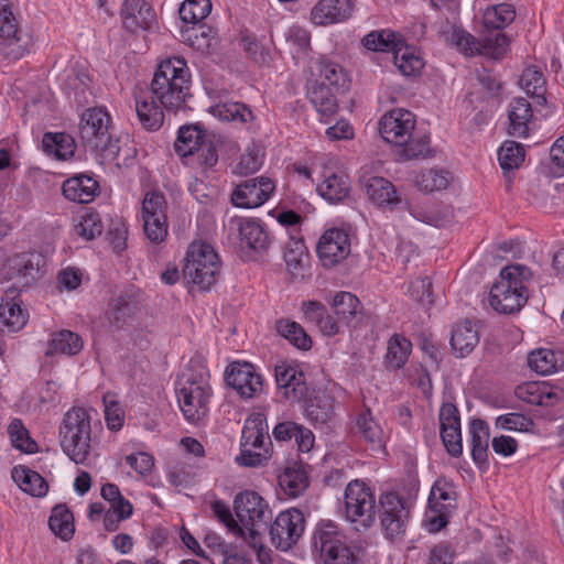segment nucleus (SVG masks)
Segmentation results:
<instances>
[{
  "instance_id": "obj_9",
  "label": "nucleus",
  "mask_w": 564,
  "mask_h": 564,
  "mask_svg": "<svg viewBox=\"0 0 564 564\" xmlns=\"http://www.w3.org/2000/svg\"><path fill=\"white\" fill-rule=\"evenodd\" d=\"M143 230L153 243H161L167 237L166 200L160 192H149L142 202Z\"/></svg>"
},
{
  "instance_id": "obj_11",
  "label": "nucleus",
  "mask_w": 564,
  "mask_h": 564,
  "mask_svg": "<svg viewBox=\"0 0 564 564\" xmlns=\"http://www.w3.org/2000/svg\"><path fill=\"white\" fill-rule=\"evenodd\" d=\"M378 513L382 529L389 539L404 533L409 518L405 500L397 492H383L379 497Z\"/></svg>"
},
{
  "instance_id": "obj_63",
  "label": "nucleus",
  "mask_w": 564,
  "mask_h": 564,
  "mask_svg": "<svg viewBox=\"0 0 564 564\" xmlns=\"http://www.w3.org/2000/svg\"><path fill=\"white\" fill-rule=\"evenodd\" d=\"M533 425V420L521 413H508L496 419V426L502 430L528 432Z\"/></svg>"
},
{
  "instance_id": "obj_43",
  "label": "nucleus",
  "mask_w": 564,
  "mask_h": 564,
  "mask_svg": "<svg viewBox=\"0 0 564 564\" xmlns=\"http://www.w3.org/2000/svg\"><path fill=\"white\" fill-rule=\"evenodd\" d=\"M393 62L400 73L406 77L417 76L424 67V61L413 47L398 46L393 52Z\"/></svg>"
},
{
  "instance_id": "obj_30",
  "label": "nucleus",
  "mask_w": 564,
  "mask_h": 564,
  "mask_svg": "<svg viewBox=\"0 0 564 564\" xmlns=\"http://www.w3.org/2000/svg\"><path fill=\"white\" fill-rule=\"evenodd\" d=\"M471 444V458L474 463L484 468L488 466L489 426L481 419H473L469 422Z\"/></svg>"
},
{
  "instance_id": "obj_41",
  "label": "nucleus",
  "mask_w": 564,
  "mask_h": 564,
  "mask_svg": "<svg viewBox=\"0 0 564 564\" xmlns=\"http://www.w3.org/2000/svg\"><path fill=\"white\" fill-rule=\"evenodd\" d=\"M240 43L247 58L253 64L269 66L273 61L270 47L254 34L243 33Z\"/></svg>"
},
{
  "instance_id": "obj_21",
  "label": "nucleus",
  "mask_w": 564,
  "mask_h": 564,
  "mask_svg": "<svg viewBox=\"0 0 564 564\" xmlns=\"http://www.w3.org/2000/svg\"><path fill=\"white\" fill-rule=\"evenodd\" d=\"M351 0H319L311 11V20L316 25L343 22L350 18Z\"/></svg>"
},
{
  "instance_id": "obj_6",
  "label": "nucleus",
  "mask_w": 564,
  "mask_h": 564,
  "mask_svg": "<svg viewBox=\"0 0 564 564\" xmlns=\"http://www.w3.org/2000/svg\"><path fill=\"white\" fill-rule=\"evenodd\" d=\"M346 519L355 523L356 531L370 528L376 519V498L361 480L350 481L345 489Z\"/></svg>"
},
{
  "instance_id": "obj_28",
  "label": "nucleus",
  "mask_w": 564,
  "mask_h": 564,
  "mask_svg": "<svg viewBox=\"0 0 564 564\" xmlns=\"http://www.w3.org/2000/svg\"><path fill=\"white\" fill-rule=\"evenodd\" d=\"M533 118L531 104L527 98H516L510 102L508 133L516 138L529 135V123Z\"/></svg>"
},
{
  "instance_id": "obj_60",
  "label": "nucleus",
  "mask_w": 564,
  "mask_h": 564,
  "mask_svg": "<svg viewBox=\"0 0 564 564\" xmlns=\"http://www.w3.org/2000/svg\"><path fill=\"white\" fill-rule=\"evenodd\" d=\"M415 184L421 191L432 193L447 187V173L440 170H425L415 176Z\"/></svg>"
},
{
  "instance_id": "obj_51",
  "label": "nucleus",
  "mask_w": 564,
  "mask_h": 564,
  "mask_svg": "<svg viewBox=\"0 0 564 564\" xmlns=\"http://www.w3.org/2000/svg\"><path fill=\"white\" fill-rule=\"evenodd\" d=\"M516 17V11L510 3H500L487 9L484 14V25L487 30L501 31L508 26Z\"/></svg>"
},
{
  "instance_id": "obj_12",
  "label": "nucleus",
  "mask_w": 564,
  "mask_h": 564,
  "mask_svg": "<svg viewBox=\"0 0 564 564\" xmlns=\"http://www.w3.org/2000/svg\"><path fill=\"white\" fill-rule=\"evenodd\" d=\"M274 182L267 176H258L240 182L231 193V202L240 208L262 206L273 194Z\"/></svg>"
},
{
  "instance_id": "obj_57",
  "label": "nucleus",
  "mask_w": 564,
  "mask_h": 564,
  "mask_svg": "<svg viewBox=\"0 0 564 564\" xmlns=\"http://www.w3.org/2000/svg\"><path fill=\"white\" fill-rule=\"evenodd\" d=\"M8 433L15 448L28 454H33L37 451L36 442L30 437L29 431L24 427L21 420H12L9 424Z\"/></svg>"
},
{
  "instance_id": "obj_5",
  "label": "nucleus",
  "mask_w": 564,
  "mask_h": 564,
  "mask_svg": "<svg viewBox=\"0 0 564 564\" xmlns=\"http://www.w3.org/2000/svg\"><path fill=\"white\" fill-rule=\"evenodd\" d=\"M184 261V279L199 291H208L217 282L220 259L210 245L203 241L191 243Z\"/></svg>"
},
{
  "instance_id": "obj_19",
  "label": "nucleus",
  "mask_w": 564,
  "mask_h": 564,
  "mask_svg": "<svg viewBox=\"0 0 564 564\" xmlns=\"http://www.w3.org/2000/svg\"><path fill=\"white\" fill-rule=\"evenodd\" d=\"M275 381L279 389H283V395L291 402H299L307 394L305 376L297 366L286 364L276 365Z\"/></svg>"
},
{
  "instance_id": "obj_59",
  "label": "nucleus",
  "mask_w": 564,
  "mask_h": 564,
  "mask_svg": "<svg viewBox=\"0 0 564 564\" xmlns=\"http://www.w3.org/2000/svg\"><path fill=\"white\" fill-rule=\"evenodd\" d=\"M209 29L204 23L186 24L181 29V40L195 50H204L209 46Z\"/></svg>"
},
{
  "instance_id": "obj_36",
  "label": "nucleus",
  "mask_w": 564,
  "mask_h": 564,
  "mask_svg": "<svg viewBox=\"0 0 564 564\" xmlns=\"http://www.w3.org/2000/svg\"><path fill=\"white\" fill-rule=\"evenodd\" d=\"M12 479L21 490L33 497H43L48 490V484L45 478L25 466L19 465L13 467Z\"/></svg>"
},
{
  "instance_id": "obj_38",
  "label": "nucleus",
  "mask_w": 564,
  "mask_h": 564,
  "mask_svg": "<svg viewBox=\"0 0 564 564\" xmlns=\"http://www.w3.org/2000/svg\"><path fill=\"white\" fill-rule=\"evenodd\" d=\"M516 395L532 405L552 406L558 400V394L545 386L528 382L516 388Z\"/></svg>"
},
{
  "instance_id": "obj_47",
  "label": "nucleus",
  "mask_w": 564,
  "mask_h": 564,
  "mask_svg": "<svg viewBox=\"0 0 564 564\" xmlns=\"http://www.w3.org/2000/svg\"><path fill=\"white\" fill-rule=\"evenodd\" d=\"M457 494L453 484L438 478L432 486L429 496V508L444 507L445 510L453 511L456 508Z\"/></svg>"
},
{
  "instance_id": "obj_61",
  "label": "nucleus",
  "mask_w": 564,
  "mask_h": 564,
  "mask_svg": "<svg viewBox=\"0 0 564 564\" xmlns=\"http://www.w3.org/2000/svg\"><path fill=\"white\" fill-rule=\"evenodd\" d=\"M510 45L509 37L501 31H494L482 40V54L494 59H501L508 52Z\"/></svg>"
},
{
  "instance_id": "obj_7",
  "label": "nucleus",
  "mask_w": 564,
  "mask_h": 564,
  "mask_svg": "<svg viewBox=\"0 0 564 564\" xmlns=\"http://www.w3.org/2000/svg\"><path fill=\"white\" fill-rule=\"evenodd\" d=\"M212 389L206 380L200 376L188 378L183 387L177 391V400L186 421L198 423L209 412V399Z\"/></svg>"
},
{
  "instance_id": "obj_33",
  "label": "nucleus",
  "mask_w": 564,
  "mask_h": 564,
  "mask_svg": "<svg viewBox=\"0 0 564 564\" xmlns=\"http://www.w3.org/2000/svg\"><path fill=\"white\" fill-rule=\"evenodd\" d=\"M278 482L281 489L292 498L300 497L310 485L304 466L296 462L284 468L278 477Z\"/></svg>"
},
{
  "instance_id": "obj_27",
  "label": "nucleus",
  "mask_w": 564,
  "mask_h": 564,
  "mask_svg": "<svg viewBox=\"0 0 564 564\" xmlns=\"http://www.w3.org/2000/svg\"><path fill=\"white\" fill-rule=\"evenodd\" d=\"M307 96L314 108L321 116V120L327 119L338 111V102L335 94L325 82L315 80L308 88Z\"/></svg>"
},
{
  "instance_id": "obj_39",
  "label": "nucleus",
  "mask_w": 564,
  "mask_h": 564,
  "mask_svg": "<svg viewBox=\"0 0 564 564\" xmlns=\"http://www.w3.org/2000/svg\"><path fill=\"white\" fill-rule=\"evenodd\" d=\"M275 329L292 346L307 351L312 348L313 340L305 329L296 322L281 318L275 323Z\"/></svg>"
},
{
  "instance_id": "obj_10",
  "label": "nucleus",
  "mask_w": 564,
  "mask_h": 564,
  "mask_svg": "<svg viewBox=\"0 0 564 564\" xmlns=\"http://www.w3.org/2000/svg\"><path fill=\"white\" fill-rule=\"evenodd\" d=\"M305 529V517L296 508H291L278 514L270 525V538L272 544L281 550L288 551L302 536Z\"/></svg>"
},
{
  "instance_id": "obj_32",
  "label": "nucleus",
  "mask_w": 564,
  "mask_h": 564,
  "mask_svg": "<svg viewBox=\"0 0 564 564\" xmlns=\"http://www.w3.org/2000/svg\"><path fill=\"white\" fill-rule=\"evenodd\" d=\"M412 352V343L401 334H393L387 343L383 366L387 370L397 371L404 367Z\"/></svg>"
},
{
  "instance_id": "obj_25",
  "label": "nucleus",
  "mask_w": 564,
  "mask_h": 564,
  "mask_svg": "<svg viewBox=\"0 0 564 564\" xmlns=\"http://www.w3.org/2000/svg\"><path fill=\"white\" fill-rule=\"evenodd\" d=\"M62 192L68 200L88 204L98 195L99 184L94 177L79 174L64 181Z\"/></svg>"
},
{
  "instance_id": "obj_31",
  "label": "nucleus",
  "mask_w": 564,
  "mask_h": 564,
  "mask_svg": "<svg viewBox=\"0 0 564 564\" xmlns=\"http://www.w3.org/2000/svg\"><path fill=\"white\" fill-rule=\"evenodd\" d=\"M352 432L360 435L373 451H379L383 446V431L376 422L370 409H362L355 419Z\"/></svg>"
},
{
  "instance_id": "obj_42",
  "label": "nucleus",
  "mask_w": 564,
  "mask_h": 564,
  "mask_svg": "<svg viewBox=\"0 0 564 564\" xmlns=\"http://www.w3.org/2000/svg\"><path fill=\"white\" fill-rule=\"evenodd\" d=\"M349 181L344 175L330 173L325 175L322 184L317 186L318 194L329 203H338L349 194Z\"/></svg>"
},
{
  "instance_id": "obj_48",
  "label": "nucleus",
  "mask_w": 564,
  "mask_h": 564,
  "mask_svg": "<svg viewBox=\"0 0 564 564\" xmlns=\"http://www.w3.org/2000/svg\"><path fill=\"white\" fill-rule=\"evenodd\" d=\"M318 75L327 86H333L337 90L343 91L349 86V78L346 70L339 64L332 62L327 57H321L317 62Z\"/></svg>"
},
{
  "instance_id": "obj_24",
  "label": "nucleus",
  "mask_w": 564,
  "mask_h": 564,
  "mask_svg": "<svg viewBox=\"0 0 564 564\" xmlns=\"http://www.w3.org/2000/svg\"><path fill=\"white\" fill-rule=\"evenodd\" d=\"M366 194L375 205L392 210L402 203L394 185L384 177H370L365 184Z\"/></svg>"
},
{
  "instance_id": "obj_45",
  "label": "nucleus",
  "mask_w": 564,
  "mask_h": 564,
  "mask_svg": "<svg viewBox=\"0 0 564 564\" xmlns=\"http://www.w3.org/2000/svg\"><path fill=\"white\" fill-rule=\"evenodd\" d=\"M51 531L64 541L69 540L74 534V517L66 505H57L52 509L48 518Z\"/></svg>"
},
{
  "instance_id": "obj_37",
  "label": "nucleus",
  "mask_w": 564,
  "mask_h": 564,
  "mask_svg": "<svg viewBox=\"0 0 564 564\" xmlns=\"http://www.w3.org/2000/svg\"><path fill=\"white\" fill-rule=\"evenodd\" d=\"M206 140L205 130L199 124L183 126L178 129L174 150L180 156L194 155L195 150Z\"/></svg>"
},
{
  "instance_id": "obj_55",
  "label": "nucleus",
  "mask_w": 564,
  "mask_h": 564,
  "mask_svg": "<svg viewBox=\"0 0 564 564\" xmlns=\"http://www.w3.org/2000/svg\"><path fill=\"white\" fill-rule=\"evenodd\" d=\"M210 11V0H185L178 9V14L183 23L195 25L203 22Z\"/></svg>"
},
{
  "instance_id": "obj_14",
  "label": "nucleus",
  "mask_w": 564,
  "mask_h": 564,
  "mask_svg": "<svg viewBox=\"0 0 564 564\" xmlns=\"http://www.w3.org/2000/svg\"><path fill=\"white\" fill-rule=\"evenodd\" d=\"M440 434L442 443L452 457L463 454L460 415L457 406L452 402L442 404L438 413Z\"/></svg>"
},
{
  "instance_id": "obj_16",
  "label": "nucleus",
  "mask_w": 564,
  "mask_h": 564,
  "mask_svg": "<svg viewBox=\"0 0 564 564\" xmlns=\"http://www.w3.org/2000/svg\"><path fill=\"white\" fill-rule=\"evenodd\" d=\"M416 124L413 112L404 108H394L386 112L379 120V133L381 138L392 145L405 142L404 138Z\"/></svg>"
},
{
  "instance_id": "obj_3",
  "label": "nucleus",
  "mask_w": 564,
  "mask_h": 564,
  "mask_svg": "<svg viewBox=\"0 0 564 564\" xmlns=\"http://www.w3.org/2000/svg\"><path fill=\"white\" fill-rule=\"evenodd\" d=\"M112 120L109 112L101 107L86 109L80 117L79 138L83 145L105 158L119 154V140L112 133Z\"/></svg>"
},
{
  "instance_id": "obj_1",
  "label": "nucleus",
  "mask_w": 564,
  "mask_h": 564,
  "mask_svg": "<svg viewBox=\"0 0 564 564\" xmlns=\"http://www.w3.org/2000/svg\"><path fill=\"white\" fill-rule=\"evenodd\" d=\"M192 75L183 57H169L161 61L153 74L150 93L166 111L176 113L187 109L191 94Z\"/></svg>"
},
{
  "instance_id": "obj_22",
  "label": "nucleus",
  "mask_w": 564,
  "mask_h": 564,
  "mask_svg": "<svg viewBox=\"0 0 564 564\" xmlns=\"http://www.w3.org/2000/svg\"><path fill=\"white\" fill-rule=\"evenodd\" d=\"M404 139L405 142L393 145L401 159L405 161L423 160L433 155L431 138L424 129L417 128L415 124L414 129L408 132Z\"/></svg>"
},
{
  "instance_id": "obj_8",
  "label": "nucleus",
  "mask_w": 564,
  "mask_h": 564,
  "mask_svg": "<svg viewBox=\"0 0 564 564\" xmlns=\"http://www.w3.org/2000/svg\"><path fill=\"white\" fill-rule=\"evenodd\" d=\"M234 510L239 522L251 534L265 529L272 518L267 501L256 491L246 490L238 494L234 500Z\"/></svg>"
},
{
  "instance_id": "obj_54",
  "label": "nucleus",
  "mask_w": 564,
  "mask_h": 564,
  "mask_svg": "<svg viewBox=\"0 0 564 564\" xmlns=\"http://www.w3.org/2000/svg\"><path fill=\"white\" fill-rule=\"evenodd\" d=\"M213 113L224 121L247 123L253 119L251 109L242 102H223L213 108Z\"/></svg>"
},
{
  "instance_id": "obj_29",
  "label": "nucleus",
  "mask_w": 564,
  "mask_h": 564,
  "mask_svg": "<svg viewBox=\"0 0 564 564\" xmlns=\"http://www.w3.org/2000/svg\"><path fill=\"white\" fill-rule=\"evenodd\" d=\"M42 150L57 161H66L74 156L76 142L66 132H45L42 137Z\"/></svg>"
},
{
  "instance_id": "obj_2",
  "label": "nucleus",
  "mask_w": 564,
  "mask_h": 564,
  "mask_svg": "<svg viewBox=\"0 0 564 564\" xmlns=\"http://www.w3.org/2000/svg\"><path fill=\"white\" fill-rule=\"evenodd\" d=\"M371 545L367 542L346 544L345 536L332 521L319 522L312 536L313 554L324 564L337 561V564H365L372 557Z\"/></svg>"
},
{
  "instance_id": "obj_46",
  "label": "nucleus",
  "mask_w": 564,
  "mask_h": 564,
  "mask_svg": "<svg viewBox=\"0 0 564 564\" xmlns=\"http://www.w3.org/2000/svg\"><path fill=\"white\" fill-rule=\"evenodd\" d=\"M40 257L32 253H20L10 260L9 270L11 278L25 279L24 285L36 279L40 268Z\"/></svg>"
},
{
  "instance_id": "obj_15",
  "label": "nucleus",
  "mask_w": 564,
  "mask_h": 564,
  "mask_svg": "<svg viewBox=\"0 0 564 564\" xmlns=\"http://www.w3.org/2000/svg\"><path fill=\"white\" fill-rule=\"evenodd\" d=\"M225 381L243 399H251L262 390V378L250 362H232L225 371Z\"/></svg>"
},
{
  "instance_id": "obj_53",
  "label": "nucleus",
  "mask_w": 564,
  "mask_h": 564,
  "mask_svg": "<svg viewBox=\"0 0 564 564\" xmlns=\"http://www.w3.org/2000/svg\"><path fill=\"white\" fill-rule=\"evenodd\" d=\"M29 313L15 302L0 304V321L10 332L21 330L28 322Z\"/></svg>"
},
{
  "instance_id": "obj_13",
  "label": "nucleus",
  "mask_w": 564,
  "mask_h": 564,
  "mask_svg": "<svg viewBox=\"0 0 564 564\" xmlns=\"http://www.w3.org/2000/svg\"><path fill=\"white\" fill-rule=\"evenodd\" d=\"M316 252L323 267L333 268L349 256V235L338 228L326 230L318 240Z\"/></svg>"
},
{
  "instance_id": "obj_50",
  "label": "nucleus",
  "mask_w": 564,
  "mask_h": 564,
  "mask_svg": "<svg viewBox=\"0 0 564 564\" xmlns=\"http://www.w3.org/2000/svg\"><path fill=\"white\" fill-rule=\"evenodd\" d=\"M361 44L365 48L372 52H394L399 45H401V41L397 40L395 34L389 30H376L366 34Z\"/></svg>"
},
{
  "instance_id": "obj_40",
  "label": "nucleus",
  "mask_w": 564,
  "mask_h": 564,
  "mask_svg": "<svg viewBox=\"0 0 564 564\" xmlns=\"http://www.w3.org/2000/svg\"><path fill=\"white\" fill-rule=\"evenodd\" d=\"M83 348V340L79 335L70 330L64 329L54 333L48 341V348L45 351L46 356L55 354L76 355Z\"/></svg>"
},
{
  "instance_id": "obj_64",
  "label": "nucleus",
  "mask_w": 564,
  "mask_h": 564,
  "mask_svg": "<svg viewBox=\"0 0 564 564\" xmlns=\"http://www.w3.org/2000/svg\"><path fill=\"white\" fill-rule=\"evenodd\" d=\"M528 300V289L524 288L519 292H511L508 296L500 297L494 305H490L496 312L502 314H512L518 312Z\"/></svg>"
},
{
  "instance_id": "obj_18",
  "label": "nucleus",
  "mask_w": 564,
  "mask_h": 564,
  "mask_svg": "<svg viewBox=\"0 0 564 564\" xmlns=\"http://www.w3.org/2000/svg\"><path fill=\"white\" fill-rule=\"evenodd\" d=\"M120 17L123 28L131 33L151 30L155 23V12L144 0H124Z\"/></svg>"
},
{
  "instance_id": "obj_26",
  "label": "nucleus",
  "mask_w": 564,
  "mask_h": 564,
  "mask_svg": "<svg viewBox=\"0 0 564 564\" xmlns=\"http://www.w3.org/2000/svg\"><path fill=\"white\" fill-rule=\"evenodd\" d=\"M304 319L313 323L325 336L333 337L340 333L341 321L332 316L327 308L318 301H306L302 305Z\"/></svg>"
},
{
  "instance_id": "obj_17",
  "label": "nucleus",
  "mask_w": 564,
  "mask_h": 564,
  "mask_svg": "<svg viewBox=\"0 0 564 564\" xmlns=\"http://www.w3.org/2000/svg\"><path fill=\"white\" fill-rule=\"evenodd\" d=\"M141 291L130 286L122 291L109 304L107 318L115 329H122L139 310Z\"/></svg>"
},
{
  "instance_id": "obj_44",
  "label": "nucleus",
  "mask_w": 564,
  "mask_h": 564,
  "mask_svg": "<svg viewBox=\"0 0 564 564\" xmlns=\"http://www.w3.org/2000/svg\"><path fill=\"white\" fill-rule=\"evenodd\" d=\"M361 307L359 299L350 292L341 291L334 296V314L346 326H349L357 314L361 312Z\"/></svg>"
},
{
  "instance_id": "obj_34",
  "label": "nucleus",
  "mask_w": 564,
  "mask_h": 564,
  "mask_svg": "<svg viewBox=\"0 0 564 564\" xmlns=\"http://www.w3.org/2000/svg\"><path fill=\"white\" fill-rule=\"evenodd\" d=\"M479 343L478 330L470 321L465 319L456 324L452 330L451 346L457 357L470 354Z\"/></svg>"
},
{
  "instance_id": "obj_35",
  "label": "nucleus",
  "mask_w": 564,
  "mask_h": 564,
  "mask_svg": "<svg viewBox=\"0 0 564 564\" xmlns=\"http://www.w3.org/2000/svg\"><path fill=\"white\" fill-rule=\"evenodd\" d=\"M135 111L140 124L148 131L159 130L164 122V107L153 97L135 98Z\"/></svg>"
},
{
  "instance_id": "obj_52",
  "label": "nucleus",
  "mask_w": 564,
  "mask_h": 564,
  "mask_svg": "<svg viewBox=\"0 0 564 564\" xmlns=\"http://www.w3.org/2000/svg\"><path fill=\"white\" fill-rule=\"evenodd\" d=\"M524 156L523 145L512 140L505 141L498 151V161L505 173L519 169Z\"/></svg>"
},
{
  "instance_id": "obj_49",
  "label": "nucleus",
  "mask_w": 564,
  "mask_h": 564,
  "mask_svg": "<svg viewBox=\"0 0 564 564\" xmlns=\"http://www.w3.org/2000/svg\"><path fill=\"white\" fill-rule=\"evenodd\" d=\"M306 256V246L302 237L290 235L284 246V261L289 271L293 275L301 273L304 268V257Z\"/></svg>"
},
{
  "instance_id": "obj_56",
  "label": "nucleus",
  "mask_w": 564,
  "mask_h": 564,
  "mask_svg": "<svg viewBox=\"0 0 564 564\" xmlns=\"http://www.w3.org/2000/svg\"><path fill=\"white\" fill-rule=\"evenodd\" d=\"M528 365L536 373L546 376L556 371L557 359L553 350L541 348L529 354Z\"/></svg>"
},
{
  "instance_id": "obj_23",
  "label": "nucleus",
  "mask_w": 564,
  "mask_h": 564,
  "mask_svg": "<svg viewBox=\"0 0 564 564\" xmlns=\"http://www.w3.org/2000/svg\"><path fill=\"white\" fill-rule=\"evenodd\" d=\"M20 28L18 19L13 12L11 0H0V37L6 40L9 45L19 44L17 50H12L14 58L22 57L28 52L26 43L20 44Z\"/></svg>"
},
{
  "instance_id": "obj_20",
  "label": "nucleus",
  "mask_w": 564,
  "mask_h": 564,
  "mask_svg": "<svg viewBox=\"0 0 564 564\" xmlns=\"http://www.w3.org/2000/svg\"><path fill=\"white\" fill-rule=\"evenodd\" d=\"M240 247L253 252H263L269 249L271 239L264 225L252 218L238 220Z\"/></svg>"
},
{
  "instance_id": "obj_58",
  "label": "nucleus",
  "mask_w": 564,
  "mask_h": 564,
  "mask_svg": "<svg viewBox=\"0 0 564 564\" xmlns=\"http://www.w3.org/2000/svg\"><path fill=\"white\" fill-rule=\"evenodd\" d=\"M268 424L264 414L253 413L243 425L241 433L240 447H249V445L258 437L267 435Z\"/></svg>"
},
{
  "instance_id": "obj_62",
  "label": "nucleus",
  "mask_w": 564,
  "mask_h": 564,
  "mask_svg": "<svg viewBox=\"0 0 564 564\" xmlns=\"http://www.w3.org/2000/svg\"><path fill=\"white\" fill-rule=\"evenodd\" d=\"M451 43L465 55L482 54V41H478L465 30L455 28L451 35Z\"/></svg>"
},
{
  "instance_id": "obj_4",
  "label": "nucleus",
  "mask_w": 564,
  "mask_h": 564,
  "mask_svg": "<svg viewBox=\"0 0 564 564\" xmlns=\"http://www.w3.org/2000/svg\"><path fill=\"white\" fill-rule=\"evenodd\" d=\"M63 452L75 463L83 464L90 453L91 416L83 406H73L63 417L58 429Z\"/></svg>"
}]
</instances>
